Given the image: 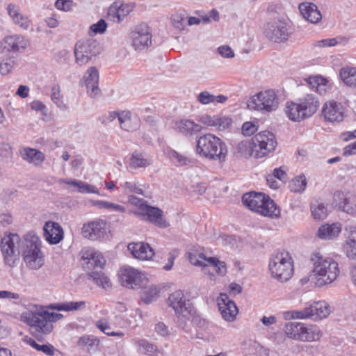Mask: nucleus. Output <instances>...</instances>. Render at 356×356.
Listing matches in <instances>:
<instances>
[{
  "label": "nucleus",
  "mask_w": 356,
  "mask_h": 356,
  "mask_svg": "<svg viewBox=\"0 0 356 356\" xmlns=\"http://www.w3.org/2000/svg\"><path fill=\"white\" fill-rule=\"evenodd\" d=\"M196 153L202 158L222 163L225 161L228 150L226 144L220 138L207 134L198 138Z\"/></svg>",
  "instance_id": "20e7f679"
},
{
  "label": "nucleus",
  "mask_w": 356,
  "mask_h": 356,
  "mask_svg": "<svg viewBox=\"0 0 356 356\" xmlns=\"http://www.w3.org/2000/svg\"><path fill=\"white\" fill-rule=\"evenodd\" d=\"M343 211L351 216H356V197L350 198Z\"/></svg>",
  "instance_id": "052dcab7"
},
{
  "label": "nucleus",
  "mask_w": 356,
  "mask_h": 356,
  "mask_svg": "<svg viewBox=\"0 0 356 356\" xmlns=\"http://www.w3.org/2000/svg\"><path fill=\"white\" fill-rule=\"evenodd\" d=\"M269 270L273 278L284 282L293 274V261L290 254L286 251L274 252L269 261Z\"/></svg>",
  "instance_id": "1a4fd4ad"
},
{
  "label": "nucleus",
  "mask_w": 356,
  "mask_h": 356,
  "mask_svg": "<svg viewBox=\"0 0 356 356\" xmlns=\"http://www.w3.org/2000/svg\"><path fill=\"white\" fill-rule=\"evenodd\" d=\"M99 43L93 38L79 40L74 46L76 63L79 65L88 63L101 52Z\"/></svg>",
  "instance_id": "9b49d317"
},
{
  "label": "nucleus",
  "mask_w": 356,
  "mask_h": 356,
  "mask_svg": "<svg viewBox=\"0 0 356 356\" xmlns=\"http://www.w3.org/2000/svg\"><path fill=\"white\" fill-rule=\"evenodd\" d=\"M339 75L345 85L356 87V67L346 66L340 70Z\"/></svg>",
  "instance_id": "f704fd0d"
},
{
  "label": "nucleus",
  "mask_w": 356,
  "mask_h": 356,
  "mask_svg": "<svg viewBox=\"0 0 356 356\" xmlns=\"http://www.w3.org/2000/svg\"><path fill=\"white\" fill-rule=\"evenodd\" d=\"M86 306L85 301H79V302H65L63 303H57L53 304L50 305V308L52 309H56L58 311H78Z\"/></svg>",
  "instance_id": "4c0bfd02"
},
{
  "label": "nucleus",
  "mask_w": 356,
  "mask_h": 356,
  "mask_svg": "<svg viewBox=\"0 0 356 356\" xmlns=\"http://www.w3.org/2000/svg\"><path fill=\"white\" fill-rule=\"evenodd\" d=\"M55 6L58 10L68 11L72 6V1L71 0H57Z\"/></svg>",
  "instance_id": "e2e57ef3"
},
{
  "label": "nucleus",
  "mask_w": 356,
  "mask_h": 356,
  "mask_svg": "<svg viewBox=\"0 0 356 356\" xmlns=\"http://www.w3.org/2000/svg\"><path fill=\"white\" fill-rule=\"evenodd\" d=\"M51 99L52 101L58 105V106L61 107L63 104V102L60 100V88L58 86H54L51 89Z\"/></svg>",
  "instance_id": "338daca9"
},
{
  "label": "nucleus",
  "mask_w": 356,
  "mask_h": 356,
  "mask_svg": "<svg viewBox=\"0 0 356 356\" xmlns=\"http://www.w3.org/2000/svg\"><path fill=\"white\" fill-rule=\"evenodd\" d=\"M252 142L241 141L237 145V149L242 155L250 154L254 156V154H252Z\"/></svg>",
  "instance_id": "3c124183"
},
{
  "label": "nucleus",
  "mask_w": 356,
  "mask_h": 356,
  "mask_svg": "<svg viewBox=\"0 0 356 356\" xmlns=\"http://www.w3.org/2000/svg\"><path fill=\"white\" fill-rule=\"evenodd\" d=\"M120 126L122 129L127 131H134L140 126V118L136 115H131L129 111H121L120 115Z\"/></svg>",
  "instance_id": "bb28decb"
},
{
  "label": "nucleus",
  "mask_w": 356,
  "mask_h": 356,
  "mask_svg": "<svg viewBox=\"0 0 356 356\" xmlns=\"http://www.w3.org/2000/svg\"><path fill=\"white\" fill-rule=\"evenodd\" d=\"M12 154V148L9 144L6 143H0V156L8 158L11 156Z\"/></svg>",
  "instance_id": "774afa93"
},
{
  "label": "nucleus",
  "mask_w": 356,
  "mask_h": 356,
  "mask_svg": "<svg viewBox=\"0 0 356 356\" xmlns=\"http://www.w3.org/2000/svg\"><path fill=\"white\" fill-rule=\"evenodd\" d=\"M177 129L181 134L188 136L201 131V125L190 120H181L176 123Z\"/></svg>",
  "instance_id": "473e14b6"
},
{
  "label": "nucleus",
  "mask_w": 356,
  "mask_h": 356,
  "mask_svg": "<svg viewBox=\"0 0 356 356\" xmlns=\"http://www.w3.org/2000/svg\"><path fill=\"white\" fill-rule=\"evenodd\" d=\"M330 307L325 301L314 302L309 307L302 310L294 312L293 318H312L314 321L326 318L330 314Z\"/></svg>",
  "instance_id": "2eb2a0df"
},
{
  "label": "nucleus",
  "mask_w": 356,
  "mask_h": 356,
  "mask_svg": "<svg viewBox=\"0 0 356 356\" xmlns=\"http://www.w3.org/2000/svg\"><path fill=\"white\" fill-rule=\"evenodd\" d=\"M128 200L131 204L138 207L143 212L145 210V207L147 206L146 201L134 195H129Z\"/></svg>",
  "instance_id": "bf43d9fd"
},
{
  "label": "nucleus",
  "mask_w": 356,
  "mask_h": 356,
  "mask_svg": "<svg viewBox=\"0 0 356 356\" xmlns=\"http://www.w3.org/2000/svg\"><path fill=\"white\" fill-rule=\"evenodd\" d=\"M127 248L134 258L140 260H149L154 254L153 249L149 244L143 242L130 243Z\"/></svg>",
  "instance_id": "a878e982"
},
{
  "label": "nucleus",
  "mask_w": 356,
  "mask_h": 356,
  "mask_svg": "<svg viewBox=\"0 0 356 356\" xmlns=\"http://www.w3.org/2000/svg\"><path fill=\"white\" fill-rule=\"evenodd\" d=\"M341 226L337 223L321 225L318 231V236L321 239H332L338 236L341 232Z\"/></svg>",
  "instance_id": "72a5a7b5"
},
{
  "label": "nucleus",
  "mask_w": 356,
  "mask_h": 356,
  "mask_svg": "<svg viewBox=\"0 0 356 356\" xmlns=\"http://www.w3.org/2000/svg\"><path fill=\"white\" fill-rule=\"evenodd\" d=\"M3 51L8 54L23 51L28 45V40L22 35H12L4 38Z\"/></svg>",
  "instance_id": "412c9836"
},
{
  "label": "nucleus",
  "mask_w": 356,
  "mask_h": 356,
  "mask_svg": "<svg viewBox=\"0 0 356 356\" xmlns=\"http://www.w3.org/2000/svg\"><path fill=\"white\" fill-rule=\"evenodd\" d=\"M201 122L208 126L216 127L219 130H224L231 124L232 120L226 118L211 117L210 115L202 116Z\"/></svg>",
  "instance_id": "c9c22d12"
},
{
  "label": "nucleus",
  "mask_w": 356,
  "mask_h": 356,
  "mask_svg": "<svg viewBox=\"0 0 356 356\" xmlns=\"http://www.w3.org/2000/svg\"><path fill=\"white\" fill-rule=\"evenodd\" d=\"M106 222L99 220L84 224L82 227V234L85 238L90 240H97L104 238L106 235Z\"/></svg>",
  "instance_id": "aec40b11"
},
{
  "label": "nucleus",
  "mask_w": 356,
  "mask_h": 356,
  "mask_svg": "<svg viewBox=\"0 0 356 356\" xmlns=\"http://www.w3.org/2000/svg\"><path fill=\"white\" fill-rule=\"evenodd\" d=\"M97 327L104 334L108 336H118L122 337L124 336V333L121 332H113L111 330L110 324L106 319H101L96 323Z\"/></svg>",
  "instance_id": "09e8293b"
},
{
  "label": "nucleus",
  "mask_w": 356,
  "mask_h": 356,
  "mask_svg": "<svg viewBox=\"0 0 356 356\" xmlns=\"http://www.w3.org/2000/svg\"><path fill=\"white\" fill-rule=\"evenodd\" d=\"M134 6L131 4L114 2L108 10V19L113 22L120 23L133 10Z\"/></svg>",
  "instance_id": "5701e85b"
},
{
  "label": "nucleus",
  "mask_w": 356,
  "mask_h": 356,
  "mask_svg": "<svg viewBox=\"0 0 356 356\" xmlns=\"http://www.w3.org/2000/svg\"><path fill=\"white\" fill-rule=\"evenodd\" d=\"M143 213L147 216V219L156 226L165 228L169 223L163 217V211L157 207L147 205L145 207Z\"/></svg>",
  "instance_id": "c85d7f7f"
},
{
  "label": "nucleus",
  "mask_w": 356,
  "mask_h": 356,
  "mask_svg": "<svg viewBox=\"0 0 356 356\" xmlns=\"http://www.w3.org/2000/svg\"><path fill=\"white\" fill-rule=\"evenodd\" d=\"M307 184L306 177L304 175H300L292 179L289 184V188L293 192L302 193L305 190Z\"/></svg>",
  "instance_id": "c03bdc74"
},
{
  "label": "nucleus",
  "mask_w": 356,
  "mask_h": 356,
  "mask_svg": "<svg viewBox=\"0 0 356 356\" xmlns=\"http://www.w3.org/2000/svg\"><path fill=\"white\" fill-rule=\"evenodd\" d=\"M20 154L23 160L33 163L35 166L41 165L45 159L44 154L42 152L31 147H24L20 151Z\"/></svg>",
  "instance_id": "c756f323"
},
{
  "label": "nucleus",
  "mask_w": 356,
  "mask_h": 356,
  "mask_svg": "<svg viewBox=\"0 0 356 356\" xmlns=\"http://www.w3.org/2000/svg\"><path fill=\"white\" fill-rule=\"evenodd\" d=\"M299 10L302 17L312 24L318 23L322 19L321 12L313 3H301L299 5Z\"/></svg>",
  "instance_id": "cd10ccee"
},
{
  "label": "nucleus",
  "mask_w": 356,
  "mask_h": 356,
  "mask_svg": "<svg viewBox=\"0 0 356 356\" xmlns=\"http://www.w3.org/2000/svg\"><path fill=\"white\" fill-rule=\"evenodd\" d=\"M311 261L313 268L308 280L315 286L321 287L332 283L337 278L339 274V265L333 259L317 252L312 254Z\"/></svg>",
  "instance_id": "f03ea898"
},
{
  "label": "nucleus",
  "mask_w": 356,
  "mask_h": 356,
  "mask_svg": "<svg viewBox=\"0 0 356 356\" xmlns=\"http://www.w3.org/2000/svg\"><path fill=\"white\" fill-rule=\"evenodd\" d=\"M40 245V240L34 234H26L22 239L17 234L5 235L0 243L5 265L10 268L17 266L22 252L25 263L30 268L39 269L44 264Z\"/></svg>",
  "instance_id": "f257e3e1"
},
{
  "label": "nucleus",
  "mask_w": 356,
  "mask_h": 356,
  "mask_svg": "<svg viewBox=\"0 0 356 356\" xmlns=\"http://www.w3.org/2000/svg\"><path fill=\"white\" fill-rule=\"evenodd\" d=\"M173 26L179 30L184 29L186 24V19L179 14L173 15L171 17Z\"/></svg>",
  "instance_id": "864d4df0"
},
{
  "label": "nucleus",
  "mask_w": 356,
  "mask_h": 356,
  "mask_svg": "<svg viewBox=\"0 0 356 356\" xmlns=\"http://www.w3.org/2000/svg\"><path fill=\"white\" fill-rule=\"evenodd\" d=\"M279 105V99L275 92L272 90L259 92L248 101V106L250 109L272 112L275 111Z\"/></svg>",
  "instance_id": "ddd939ff"
},
{
  "label": "nucleus",
  "mask_w": 356,
  "mask_h": 356,
  "mask_svg": "<svg viewBox=\"0 0 356 356\" xmlns=\"http://www.w3.org/2000/svg\"><path fill=\"white\" fill-rule=\"evenodd\" d=\"M284 330L288 337L302 341H318L322 336L318 327L303 323H287L284 325Z\"/></svg>",
  "instance_id": "9d476101"
},
{
  "label": "nucleus",
  "mask_w": 356,
  "mask_h": 356,
  "mask_svg": "<svg viewBox=\"0 0 356 356\" xmlns=\"http://www.w3.org/2000/svg\"><path fill=\"white\" fill-rule=\"evenodd\" d=\"M81 259L84 269L98 286L105 289L111 286L109 278L102 273L106 261L101 254L93 250H87L83 252Z\"/></svg>",
  "instance_id": "0eeeda50"
},
{
  "label": "nucleus",
  "mask_w": 356,
  "mask_h": 356,
  "mask_svg": "<svg viewBox=\"0 0 356 356\" xmlns=\"http://www.w3.org/2000/svg\"><path fill=\"white\" fill-rule=\"evenodd\" d=\"M150 165V162L145 158L144 155L138 152H134L130 159V166L134 169L146 168Z\"/></svg>",
  "instance_id": "ea45409f"
},
{
  "label": "nucleus",
  "mask_w": 356,
  "mask_h": 356,
  "mask_svg": "<svg viewBox=\"0 0 356 356\" xmlns=\"http://www.w3.org/2000/svg\"><path fill=\"white\" fill-rule=\"evenodd\" d=\"M320 102L318 97L312 94H307L296 102H287L285 113L292 121L300 122L312 116L318 110Z\"/></svg>",
  "instance_id": "39448f33"
},
{
  "label": "nucleus",
  "mask_w": 356,
  "mask_h": 356,
  "mask_svg": "<svg viewBox=\"0 0 356 356\" xmlns=\"http://www.w3.org/2000/svg\"><path fill=\"white\" fill-rule=\"evenodd\" d=\"M346 230L349 231V234L343 245V249L348 257L356 259V224L349 225Z\"/></svg>",
  "instance_id": "7c9ffc66"
},
{
  "label": "nucleus",
  "mask_w": 356,
  "mask_h": 356,
  "mask_svg": "<svg viewBox=\"0 0 356 356\" xmlns=\"http://www.w3.org/2000/svg\"><path fill=\"white\" fill-rule=\"evenodd\" d=\"M350 198V197H347L342 192H336L333 195L332 205L343 211Z\"/></svg>",
  "instance_id": "a18cd8bd"
},
{
  "label": "nucleus",
  "mask_w": 356,
  "mask_h": 356,
  "mask_svg": "<svg viewBox=\"0 0 356 356\" xmlns=\"http://www.w3.org/2000/svg\"><path fill=\"white\" fill-rule=\"evenodd\" d=\"M266 38L274 42H282L288 40L289 29L285 22L275 19L268 22L264 30Z\"/></svg>",
  "instance_id": "f3484780"
},
{
  "label": "nucleus",
  "mask_w": 356,
  "mask_h": 356,
  "mask_svg": "<svg viewBox=\"0 0 356 356\" xmlns=\"http://www.w3.org/2000/svg\"><path fill=\"white\" fill-rule=\"evenodd\" d=\"M120 281L122 286L129 289L143 288L147 284L146 275L138 270L127 266L121 269Z\"/></svg>",
  "instance_id": "dca6fc26"
},
{
  "label": "nucleus",
  "mask_w": 356,
  "mask_h": 356,
  "mask_svg": "<svg viewBox=\"0 0 356 356\" xmlns=\"http://www.w3.org/2000/svg\"><path fill=\"white\" fill-rule=\"evenodd\" d=\"M167 303L176 314V323L183 330L187 328L188 323L195 314V309L184 291L177 290L172 292L168 298Z\"/></svg>",
  "instance_id": "423d86ee"
},
{
  "label": "nucleus",
  "mask_w": 356,
  "mask_h": 356,
  "mask_svg": "<svg viewBox=\"0 0 356 356\" xmlns=\"http://www.w3.org/2000/svg\"><path fill=\"white\" fill-rule=\"evenodd\" d=\"M107 24L104 19H99L96 24L90 26V31L95 34L100 33L102 34L106 31Z\"/></svg>",
  "instance_id": "603ef678"
},
{
  "label": "nucleus",
  "mask_w": 356,
  "mask_h": 356,
  "mask_svg": "<svg viewBox=\"0 0 356 356\" xmlns=\"http://www.w3.org/2000/svg\"><path fill=\"white\" fill-rule=\"evenodd\" d=\"M14 23L17 25H18L19 27L23 29L24 30H27L28 28L30 26V20L29 19L28 17L23 15L22 13L19 15V17H17V19L15 18L13 20Z\"/></svg>",
  "instance_id": "13d9d810"
},
{
  "label": "nucleus",
  "mask_w": 356,
  "mask_h": 356,
  "mask_svg": "<svg viewBox=\"0 0 356 356\" xmlns=\"http://www.w3.org/2000/svg\"><path fill=\"white\" fill-rule=\"evenodd\" d=\"M199 258L207 262V264L202 263L201 266H202V271L204 274H207L211 277H214V271L221 276L226 273L227 269L225 262L219 261L215 257L207 258L204 254H200Z\"/></svg>",
  "instance_id": "4be33fe9"
},
{
  "label": "nucleus",
  "mask_w": 356,
  "mask_h": 356,
  "mask_svg": "<svg viewBox=\"0 0 356 356\" xmlns=\"http://www.w3.org/2000/svg\"><path fill=\"white\" fill-rule=\"evenodd\" d=\"M216 97L207 91L202 92L197 97V100L202 104H208L214 102Z\"/></svg>",
  "instance_id": "4d7b16f0"
},
{
  "label": "nucleus",
  "mask_w": 356,
  "mask_h": 356,
  "mask_svg": "<svg viewBox=\"0 0 356 356\" xmlns=\"http://www.w3.org/2000/svg\"><path fill=\"white\" fill-rule=\"evenodd\" d=\"M242 202L250 210L264 216L277 218L280 216V210L275 202L264 193L256 192L245 193L242 197Z\"/></svg>",
  "instance_id": "6e6552de"
},
{
  "label": "nucleus",
  "mask_w": 356,
  "mask_h": 356,
  "mask_svg": "<svg viewBox=\"0 0 356 356\" xmlns=\"http://www.w3.org/2000/svg\"><path fill=\"white\" fill-rule=\"evenodd\" d=\"M43 229L44 236L50 244H57L63 238V230L58 222L47 221Z\"/></svg>",
  "instance_id": "393cba45"
},
{
  "label": "nucleus",
  "mask_w": 356,
  "mask_h": 356,
  "mask_svg": "<svg viewBox=\"0 0 356 356\" xmlns=\"http://www.w3.org/2000/svg\"><path fill=\"white\" fill-rule=\"evenodd\" d=\"M312 216L316 220H323L327 215V209L323 203L316 202L311 204Z\"/></svg>",
  "instance_id": "79ce46f5"
},
{
  "label": "nucleus",
  "mask_w": 356,
  "mask_h": 356,
  "mask_svg": "<svg viewBox=\"0 0 356 356\" xmlns=\"http://www.w3.org/2000/svg\"><path fill=\"white\" fill-rule=\"evenodd\" d=\"M7 12L9 16L12 18L13 21L19 17V15L21 14L19 11V8L13 3H9L6 8Z\"/></svg>",
  "instance_id": "69168bd1"
},
{
  "label": "nucleus",
  "mask_w": 356,
  "mask_h": 356,
  "mask_svg": "<svg viewBox=\"0 0 356 356\" xmlns=\"http://www.w3.org/2000/svg\"><path fill=\"white\" fill-rule=\"evenodd\" d=\"M3 56L0 61V73L2 75L10 74L18 65V58L13 54L2 51Z\"/></svg>",
  "instance_id": "2f4dec72"
},
{
  "label": "nucleus",
  "mask_w": 356,
  "mask_h": 356,
  "mask_svg": "<svg viewBox=\"0 0 356 356\" xmlns=\"http://www.w3.org/2000/svg\"><path fill=\"white\" fill-rule=\"evenodd\" d=\"M63 317V316L61 314L51 313L36 305H33L22 314L23 321L30 325L33 330L44 334L52 331V322L59 321Z\"/></svg>",
  "instance_id": "7ed1b4c3"
},
{
  "label": "nucleus",
  "mask_w": 356,
  "mask_h": 356,
  "mask_svg": "<svg viewBox=\"0 0 356 356\" xmlns=\"http://www.w3.org/2000/svg\"><path fill=\"white\" fill-rule=\"evenodd\" d=\"M217 301L222 318L228 322L234 321L238 313L235 302L226 293H220Z\"/></svg>",
  "instance_id": "a211bd4d"
},
{
  "label": "nucleus",
  "mask_w": 356,
  "mask_h": 356,
  "mask_svg": "<svg viewBox=\"0 0 356 356\" xmlns=\"http://www.w3.org/2000/svg\"><path fill=\"white\" fill-rule=\"evenodd\" d=\"M29 344L31 347L37 350L38 351H41L45 355L48 356H53L55 353L54 347L51 344H38L33 339H30L29 341Z\"/></svg>",
  "instance_id": "49530a36"
},
{
  "label": "nucleus",
  "mask_w": 356,
  "mask_h": 356,
  "mask_svg": "<svg viewBox=\"0 0 356 356\" xmlns=\"http://www.w3.org/2000/svg\"><path fill=\"white\" fill-rule=\"evenodd\" d=\"M121 115L120 112L117 111H111L108 114L104 115L102 117V123L108 124L113 122L115 119H118V122H120V115Z\"/></svg>",
  "instance_id": "680f3d73"
},
{
  "label": "nucleus",
  "mask_w": 356,
  "mask_h": 356,
  "mask_svg": "<svg viewBox=\"0 0 356 356\" xmlns=\"http://www.w3.org/2000/svg\"><path fill=\"white\" fill-rule=\"evenodd\" d=\"M257 131V127L252 122H245L242 126V134L250 136Z\"/></svg>",
  "instance_id": "5fc2aeb1"
},
{
  "label": "nucleus",
  "mask_w": 356,
  "mask_h": 356,
  "mask_svg": "<svg viewBox=\"0 0 356 356\" xmlns=\"http://www.w3.org/2000/svg\"><path fill=\"white\" fill-rule=\"evenodd\" d=\"M169 157L177 165L179 166L187 165L191 162L189 158L179 154L175 150H170L169 152Z\"/></svg>",
  "instance_id": "de8ad7c7"
},
{
  "label": "nucleus",
  "mask_w": 356,
  "mask_h": 356,
  "mask_svg": "<svg viewBox=\"0 0 356 356\" xmlns=\"http://www.w3.org/2000/svg\"><path fill=\"white\" fill-rule=\"evenodd\" d=\"M99 343V339L90 335H84L79 338L78 346L82 348H86L88 351L92 350L94 347L97 346Z\"/></svg>",
  "instance_id": "37998d69"
},
{
  "label": "nucleus",
  "mask_w": 356,
  "mask_h": 356,
  "mask_svg": "<svg viewBox=\"0 0 356 356\" xmlns=\"http://www.w3.org/2000/svg\"><path fill=\"white\" fill-rule=\"evenodd\" d=\"M126 193H136L137 194L143 195V191L140 188L136 183L126 181L122 185Z\"/></svg>",
  "instance_id": "6e6d98bb"
},
{
  "label": "nucleus",
  "mask_w": 356,
  "mask_h": 356,
  "mask_svg": "<svg viewBox=\"0 0 356 356\" xmlns=\"http://www.w3.org/2000/svg\"><path fill=\"white\" fill-rule=\"evenodd\" d=\"M245 356H268V351L256 341L245 344L243 348Z\"/></svg>",
  "instance_id": "e433bc0d"
},
{
  "label": "nucleus",
  "mask_w": 356,
  "mask_h": 356,
  "mask_svg": "<svg viewBox=\"0 0 356 356\" xmlns=\"http://www.w3.org/2000/svg\"><path fill=\"white\" fill-rule=\"evenodd\" d=\"M218 53L224 58H233L234 53L232 48L227 45L220 46L218 48Z\"/></svg>",
  "instance_id": "0e129e2a"
},
{
  "label": "nucleus",
  "mask_w": 356,
  "mask_h": 356,
  "mask_svg": "<svg viewBox=\"0 0 356 356\" xmlns=\"http://www.w3.org/2000/svg\"><path fill=\"white\" fill-rule=\"evenodd\" d=\"M58 182L60 184H66L68 185L76 186L78 188V192L81 193H85L86 183L82 181L72 179H60Z\"/></svg>",
  "instance_id": "8fccbe9b"
},
{
  "label": "nucleus",
  "mask_w": 356,
  "mask_h": 356,
  "mask_svg": "<svg viewBox=\"0 0 356 356\" xmlns=\"http://www.w3.org/2000/svg\"><path fill=\"white\" fill-rule=\"evenodd\" d=\"M143 287L144 289L141 295V299L145 303L149 304L156 300L159 293V289L154 285H151L148 287L145 286Z\"/></svg>",
  "instance_id": "a19ab883"
},
{
  "label": "nucleus",
  "mask_w": 356,
  "mask_h": 356,
  "mask_svg": "<svg viewBox=\"0 0 356 356\" xmlns=\"http://www.w3.org/2000/svg\"><path fill=\"white\" fill-rule=\"evenodd\" d=\"M252 154L254 157L262 158L273 152L277 146L275 135L268 131L257 134L252 138Z\"/></svg>",
  "instance_id": "f8f14e48"
},
{
  "label": "nucleus",
  "mask_w": 356,
  "mask_h": 356,
  "mask_svg": "<svg viewBox=\"0 0 356 356\" xmlns=\"http://www.w3.org/2000/svg\"><path fill=\"white\" fill-rule=\"evenodd\" d=\"M87 92L90 97H95L100 94L99 88V72L95 67H90L84 75Z\"/></svg>",
  "instance_id": "b1692460"
},
{
  "label": "nucleus",
  "mask_w": 356,
  "mask_h": 356,
  "mask_svg": "<svg viewBox=\"0 0 356 356\" xmlns=\"http://www.w3.org/2000/svg\"><path fill=\"white\" fill-rule=\"evenodd\" d=\"M345 108L343 106L334 101L325 103L322 108V114L326 121L341 122L344 118Z\"/></svg>",
  "instance_id": "6ab92c4d"
},
{
  "label": "nucleus",
  "mask_w": 356,
  "mask_h": 356,
  "mask_svg": "<svg viewBox=\"0 0 356 356\" xmlns=\"http://www.w3.org/2000/svg\"><path fill=\"white\" fill-rule=\"evenodd\" d=\"M129 39L136 51L147 49L152 44L150 27L146 24L136 26L130 33Z\"/></svg>",
  "instance_id": "4468645a"
},
{
  "label": "nucleus",
  "mask_w": 356,
  "mask_h": 356,
  "mask_svg": "<svg viewBox=\"0 0 356 356\" xmlns=\"http://www.w3.org/2000/svg\"><path fill=\"white\" fill-rule=\"evenodd\" d=\"M134 344L140 353L152 355L157 352V347L145 339L134 340Z\"/></svg>",
  "instance_id": "58836bf2"
}]
</instances>
